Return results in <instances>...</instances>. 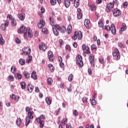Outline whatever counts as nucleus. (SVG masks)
Here are the masks:
<instances>
[{"label": "nucleus", "mask_w": 128, "mask_h": 128, "mask_svg": "<svg viewBox=\"0 0 128 128\" xmlns=\"http://www.w3.org/2000/svg\"><path fill=\"white\" fill-rule=\"evenodd\" d=\"M20 34H24V36H26V34L28 32V36L30 38H32V30H30L29 28H26V26H21L18 30Z\"/></svg>", "instance_id": "1"}, {"label": "nucleus", "mask_w": 128, "mask_h": 128, "mask_svg": "<svg viewBox=\"0 0 128 128\" xmlns=\"http://www.w3.org/2000/svg\"><path fill=\"white\" fill-rule=\"evenodd\" d=\"M42 120H46V116L44 115H41L36 119L38 124H40L39 127L42 128L44 126V121Z\"/></svg>", "instance_id": "2"}, {"label": "nucleus", "mask_w": 128, "mask_h": 128, "mask_svg": "<svg viewBox=\"0 0 128 128\" xmlns=\"http://www.w3.org/2000/svg\"><path fill=\"white\" fill-rule=\"evenodd\" d=\"M104 28V30H110L112 34L114 35L116 34V26H114V24H112L110 27V26H105Z\"/></svg>", "instance_id": "3"}, {"label": "nucleus", "mask_w": 128, "mask_h": 128, "mask_svg": "<svg viewBox=\"0 0 128 128\" xmlns=\"http://www.w3.org/2000/svg\"><path fill=\"white\" fill-rule=\"evenodd\" d=\"M76 64H78V66H79L82 67L84 66V62H82V56L78 55L76 57Z\"/></svg>", "instance_id": "4"}, {"label": "nucleus", "mask_w": 128, "mask_h": 128, "mask_svg": "<svg viewBox=\"0 0 128 128\" xmlns=\"http://www.w3.org/2000/svg\"><path fill=\"white\" fill-rule=\"evenodd\" d=\"M34 118V116L32 114H28V116L26 117V126H28L30 122V120Z\"/></svg>", "instance_id": "5"}, {"label": "nucleus", "mask_w": 128, "mask_h": 128, "mask_svg": "<svg viewBox=\"0 0 128 128\" xmlns=\"http://www.w3.org/2000/svg\"><path fill=\"white\" fill-rule=\"evenodd\" d=\"M114 4L112 3L108 4H106V12H110V10L114 8Z\"/></svg>", "instance_id": "6"}, {"label": "nucleus", "mask_w": 128, "mask_h": 128, "mask_svg": "<svg viewBox=\"0 0 128 128\" xmlns=\"http://www.w3.org/2000/svg\"><path fill=\"white\" fill-rule=\"evenodd\" d=\"M113 14L114 16L116 18L118 16H120L122 14V12L118 8L114 9L112 10Z\"/></svg>", "instance_id": "7"}, {"label": "nucleus", "mask_w": 128, "mask_h": 128, "mask_svg": "<svg viewBox=\"0 0 128 128\" xmlns=\"http://www.w3.org/2000/svg\"><path fill=\"white\" fill-rule=\"evenodd\" d=\"M82 50H84V54H90V52L88 51V50H90V48L86 46V44H84L82 46Z\"/></svg>", "instance_id": "8"}, {"label": "nucleus", "mask_w": 128, "mask_h": 128, "mask_svg": "<svg viewBox=\"0 0 128 128\" xmlns=\"http://www.w3.org/2000/svg\"><path fill=\"white\" fill-rule=\"evenodd\" d=\"M48 54L50 62H53L54 60V54H52V51H48Z\"/></svg>", "instance_id": "9"}, {"label": "nucleus", "mask_w": 128, "mask_h": 128, "mask_svg": "<svg viewBox=\"0 0 128 128\" xmlns=\"http://www.w3.org/2000/svg\"><path fill=\"white\" fill-rule=\"evenodd\" d=\"M22 52L24 54H30V48L28 47H24L22 48Z\"/></svg>", "instance_id": "10"}, {"label": "nucleus", "mask_w": 128, "mask_h": 128, "mask_svg": "<svg viewBox=\"0 0 128 128\" xmlns=\"http://www.w3.org/2000/svg\"><path fill=\"white\" fill-rule=\"evenodd\" d=\"M89 58L90 60V63L92 66H94V55L92 54H90L89 56Z\"/></svg>", "instance_id": "11"}, {"label": "nucleus", "mask_w": 128, "mask_h": 128, "mask_svg": "<svg viewBox=\"0 0 128 128\" xmlns=\"http://www.w3.org/2000/svg\"><path fill=\"white\" fill-rule=\"evenodd\" d=\"M18 16L20 20H24V18H26V14L24 12L19 13L18 14Z\"/></svg>", "instance_id": "12"}, {"label": "nucleus", "mask_w": 128, "mask_h": 128, "mask_svg": "<svg viewBox=\"0 0 128 128\" xmlns=\"http://www.w3.org/2000/svg\"><path fill=\"white\" fill-rule=\"evenodd\" d=\"M44 26H46V22L42 20H40V22L38 24V26L39 28H44Z\"/></svg>", "instance_id": "13"}, {"label": "nucleus", "mask_w": 128, "mask_h": 128, "mask_svg": "<svg viewBox=\"0 0 128 128\" xmlns=\"http://www.w3.org/2000/svg\"><path fill=\"white\" fill-rule=\"evenodd\" d=\"M39 48L41 50H46V44L44 43H42L39 46Z\"/></svg>", "instance_id": "14"}, {"label": "nucleus", "mask_w": 128, "mask_h": 128, "mask_svg": "<svg viewBox=\"0 0 128 128\" xmlns=\"http://www.w3.org/2000/svg\"><path fill=\"white\" fill-rule=\"evenodd\" d=\"M32 109L30 108V107L27 106L26 108V112H28V114H34V112H32Z\"/></svg>", "instance_id": "15"}, {"label": "nucleus", "mask_w": 128, "mask_h": 128, "mask_svg": "<svg viewBox=\"0 0 128 128\" xmlns=\"http://www.w3.org/2000/svg\"><path fill=\"white\" fill-rule=\"evenodd\" d=\"M10 98L12 100H16V102H18V100H20V97L14 94H12V96H10Z\"/></svg>", "instance_id": "16"}, {"label": "nucleus", "mask_w": 128, "mask_h": 128, "mask_svg": "<svg viewBox=\"0 0 128 128\" xmlns=\"http://www.w3.org/2000/svg\"><path fill=\"white\" fill-rule=\"evenodd\" d=\"M90 24V21L89 19H86L84 22V25L86 28H88V26Z\"/></svg>", "instance_id": "17"}, {"label": "nucleus", "mask_w": 128, "mask_h": 128, "mask_svg": "<svg viewBox=\"0 0 128 128\" xmlns=\"http://www.w3.org/2000/svg\"><path fill=\"white\" fill-rule=\"evenodd\" d=\"M28 90L30 92H32V90H34V86L32 85L28 84Z\"/></svg>", "instance_id": "18"}, {"label": "nucleus", "mask_w": 128, "mask_h": 128, "mask_svg": "<svg viewBox=\"0 0 128 128\" xmlns=\"http://www.w3.org/2000/svg\"><path fill=\"white\" fill-rule=\"evenodd\" d=\"M64 6L67 8H69L70 6V0H64Z\"/></svg>", "instance_id": "19"}, {"label": "nucleus", "mask_w": 128, "mask_h": 128, "mask_svg": "<svg viewBox=\"0 0 128 128\" xmlns=\"http://www.w3.org/2000/svg\"><path fill=\"white\" fill-rule=\"evenodd\" d=\"M53 32L54 36H58V32L56 29V26H52Z\"/></svg>", "instance_id": "20"}, {"label": "nucleus", "mask_w": 128, "mask_h": 128, "mask_svg": "<svg viewBox=\"0 0 128 128\" xmlns=\"http://www.w3.org/2000/svg\"><path fill=\"white\" fill-rule=\"evenodd\" d=\"M77 38L78 40H82V32H78Z\"/></svg>", "instance_id": "21"}, {"label": "nucleus", "mask_w": 128, "mask_h": 128, "mask_svg": "<svg viewBox=\"0 0 128 128\" xmlns=\"http://www.w3.org/2000/svg\"><path fill=\"white\" fill-rule=\"evenodd\" d=\"M4 38H2V34H0V44L1 46H2L4 44Z\"/></svg>", "instance_id": "22"}, {"label": "nucleus", "mask_w": 128, "mask_h": 128, "mask_svg": "<svg viewBox=\"0 0 128 128\" xmlns=\"http://www.w3.org/2000/svg\"><path fill=\"white\" fill-rule=\"evenodd\" d=\"M78 6H80V0H74V6L75 8H78Z\"/></svg>", "instance_id": "23"}, {"label": "nucleus", "mask_w": 128, "mask_h": 128, "mask_svg": "<svg viewBox=\"0 0 128 128\" xmlns=\"http://www.w3.org/2000/svg\"><path fill=\"white\" fill-rule=\"evenodd\" d=\"M31 78H33V80H38V78L36 77V72H32L31 75Z\"/></svg>", "instance_id": "24"}, {"label": "nucleus", "mask_w": 128, "mask_h": 128, "mask_svg": "<svg viewBox=\"0 0 128 128\" xmlns=\"http://www.w3.org/2000/svg\"><path fill=\"white\" fill-rule=\"evenodd\" d=\"M126 30V24L123 23L122 25V27L120 28L121 32H124Z\"/></svg>", "instance_id": "25"}, {"label": "nucleus", "mask_w": 128, "mask_h": 128, "mask_svg": "<svg viewBox=\"0 0 128 128\" xmlns=\"http://www.w3.org/2000/svg\"><path fill=\"white\" fill-rule=\"evenodd\" d=\"M24 74L26 78H30V73L26 71H24Z\"/></svg>", "instance_id": "26"}, {"label": "nucleus", "mask_w": 128, "mask_h": 128, "mask_svg": "<svg viewBox=\"0 0 128 128\" xmlns=\"http://www.w3.org/2000/svg\"><path fill=\"white\" fill-rule=\"evenodd\" d=\"M16 124L18 126H20V124H22V119L20 118H17Z\"/></svg>", "instance_id": "27"}, {"label": "nucleus", "mask_w": 128, "mask_h": 128, "mask_svg": "<svg viewBox=\"0 0 128 128\" xmlns=\"http://www.w3.org/2000/svg\"><path fill=\"white\" fill-rule=\"evenodd\" d=\"M20 84L21 86V88H22V90H24V88H26V82H22L20 83Z\"/></svg>", "instance_id": "28"}, {"label": "nucleus", "mask_w": 128, "mask_h": 128, "mask_svg": "<svg viewBox=\"0 0 128 128\" xmlns=\"http://www.w3.org/2000/svg\"><path fill=\"white\" fill-rule=\"evenodd\" d=\"M46 102L48 106L52 104V100H50V98L48 97L46 98Z\"/></svg>", "instance_id": "29"}, {"label": "nucleus", "mask_w": 128, "mask_h": 128, "mask_svg": "<svg viewBox=\"0 0 128 128\" xmlns=\"http://www.w3.org/2000/svg\"><path fill=\"white\" fill-rule=\"evenodd\" d=\"M19 62L20 64H21L22 66H24V64H26V60H24V59L20 58L19 60Z\"/></svg>", "instance_id": "30"}, {"label": "nucleus", "mask_w": 128, "mask_h": 128, "mask_svg": "<svg viewBox=\"0 0 128 128\" xmlns=\"http://www.w3.org/2000/svg\"><path fill=\"white\" fill-rule=\"evenodd\" d=\"M118 54H120V51L118 48H116V52L112 53L113 56H116Z\"/></svg>", "instance_id": "31"}, {"label": "nucleus", "mask_w": 128, "mask_h": 128, "mask_svg": "<svg viewBox=\"0 0 128 128\" xmlns=\"http://www.w3.org/2000/svg\"><path fill=\"white\" fill-rule=\"evenodd\" d=\"M48 67L49 68L50 72H54V66L52 64H49L48 65Z\"/></svg>", "instance_id": "32"}, {"label": "nucleus", "mask_w": 128, "mask_h": 128, "mask_svg": "<svg viewBox=\"0 0 128 128\" xmlns=\"http://www.w3.org/2000/svg\"><path fill=\"white\" fill-rule=\"evenodd\" d=\"M11 24L12 26H16V22L14 18L12 19Z\"/></svg>", "instance_id": "33"}, {"label": "nucleus", "mask_w": 128, "mask_h": 128, "mask_svg": "<svg viewBox=\"0 0 128 128\" xmlns=\"http://www.w3.org/2000/svg\"><path fill=\"white\" fill-rule=\"evenodd\" d=\"M78 31H76L74 32V36H72V39L74 40H76L78 38Z\"/></svg>", "instance_id": "34"}, {"label": "nucleus", "mask_w": 128, "mask_h": 128, "mask_svg": "<svg viewBox=\"0 0 128 128\" xmlns=\"http://www.w3.org/2000/svg\"><path fill=\"white\" fill-rule=\"evenodd\" d=\"M16 66H12L11 68V72L12 74H16Z\"/></svg>", "instance_id": "35"}, {"label": "nucleus", "mask_w": 128, "mask_h": 128, "mask_svg": "<svg viewBox=\"0 0 128 128\" xmlns=\"http://www.w3.org/2000/svg\"><path fill=\"white\" fill-rule=\"evenodd\" d=\"M48 84L49 86L52 85V79L50 78H48Z\"/></svg>", "instance_id": "36"}, {"label": "nucleus", "mask_w": 128, "mask_h": 128, "mask_svg": "<svg viewBox=\"0 0 128 128\" xmlns=\"http://www.w3.org/2000/svg\"><path fill=\"white\" fill-rule=\"evenodd\" d=\"M67 30L68 32V34H70L72 30V26L69 25L67 28Z\"/></svg>", "instance_id": "37"}, {"label": "nucleus", "mask_w": 128, "mask_h": 128, "mask_svg": "<svg viewBox=\"0 0 128 128\" xmlns=\"http://www.w3.org/2000/svg\"><path fill=\"white\" fill-rule=\"evenodd\" d=\"M32 56H29L26 60V62H27V64H30V62H32Z\"/></svg>", "instance_id": "38"}, {"label": "nucleus", "mask_w": 128, "mask_h": 128, "mask_svg": "<svg viewBox=\"0 0 128 128\" xmlns=\"http://www.w3.org/2000/svg\"><path fill=\"white\" fill-rule=\"evenodd\" d=\"M72 78H74V75L72 74H70L68 77V80L69 82H72Z\"/></svg>", "instance_id": "39"}, {"label": "nucleus", "mask_w": 128, "mask_h": 128, "mask_svg": "<svg viewBox=\"0 0 128 128\" xmlns=\"http://www.w3.org/2000/svg\"><path fill=\"white\" fill-rule=\"evenodd\" d=\"M66 27L64 26H63L60 29V31L61 32H63V33L66 32Z\"/></svg>", "instance_id": "40"}, {"label": "nucleus", "mask_w": 128, "mask_h": 128, "mask_svg": "<svg viewBox=\"0 0 128 128\" xmlns=\"http://www.w3.org/2000/svg\"><path fill=\"white\" fill-rule=\"evenodd\" d=\"M8 79L9 80H10V82H14V76H9Z\"/></svg>", "instance_id": "41"}, {"label": "nucleus", "mask_w": 128, "mask_h": 128, "mask_svg": "<svg viewBox=\"0 0 128 128\" xmlns=\"http://www.w3.org/2000/svg\"><path fill=\"white\" fill-rule=\"evenodd\" d=\"M50 2L52 6H56V0H50Z\"/></svg>", "instance_id": "42"}, {"label": "nucleus", "mask_w": 128, "mask_h": 128, "mask_svg": "<svg viewBox=\"0 0 128 128\" xmlns=\"http://www.w3.org/2000/svg\"><path fill=\"white\" fill-rule=\"evenodd\" d=\"M15 42H16V44H20V42H22V41H20V38H15Z\"/></svg>", "instance_id": "43"}, {"label": "nucleus", "mask_w": 128, "mask_h": 128, "mask_svg": "<svg viewBox=\"0 0 128 128\" xmlns=\"http://www.w3.org/2000/svg\"><path fill=\"white\" fill-rule=\"evenodd\" d=\"M50 22L51 26H52V27L54 26V18H50Z\"/></svg>", "instance_id": "44"}, {"label": "nucleus", "mask_w": 128, "mask_h": 128, "mask_svg": "<svg viewBox=\"0 0 128 128\" xmlns=\"http://www.w3.org/2000/svg\"><path fill=\"white\" fill-rule=\"evenodd\" d=\"M98 24L100 28H102V26H104V23H102V20L99 21L98 22Z\"/></svg>", "instance_id": "45"}, {"label": "nucleus", "mask_w": 128, "mask_h": 128, "mask_svg": "<svg viewBox=\"0 0 128 128\" xmlns=\"http://www.w3.org/2000/svg\"><path fill=\"white\" fill-rule=\"evenodd\" d=\"M77 18L78 20H80L82 18V13H79L77 14Z\"/></svg>", "instance_id": "46"}, {"label": "nucleus", "mask_w": 128, "mask_h": 128, "mask_svg": "<svg viewBox=\"0 0 128 128\" xmlns=\"http://www.w3.org/2000/svg\"><path fill=\"white\" fill-rule=\"evenodd\" d=\"M73 114L74 116H78V110H74L73 112Z\"/></svg>", "instance_id": "47"}, {"label": "nucleus", "mask_w": 128, "mask_h": 128, "mask_svg": "<svg viewBox=\"0 0 128 128\" xmlns=\"http://www.w3.org/2000/svg\"><path fill=\"white\" fill-rule=\"evenodd\" d=\"M53 26H55L56 30H60L62 28L60 26V25H54Z\"/></svg>", "instance_id": "48"}, {"label": "nucleus", "mask_w": 128, "mask_h": 128, "mask_svg": "<svg viewBox=\"0 0 128 128\" xmlns=\"http://www.w3.org/2000/svg\"><path fill=\"white\" fill-rule=\"evenodd\" d=\"M91 104L92 106H96V100L92 99Z\"/></svg>", "instance_id": "49"}, {"label": "nucleus", "mask_w": 128, "mask_h": 128, "mask_svg": "<svg viewBox=\"0 0 128 128\" xmlns=\"http://www.w3.org/2000/svg\"><path fill=\"white\" fill-rule=\"evenodd\" d=\"M94 124H91L90 126V124H88L86 126V128H94Z\"/></svg>", "instance_id": "50"}, {"label": "nucleus", "mask_w": 128, "mask_h": 128, "mask_svg": "<svg viewBox=\"0 0 128 128\" xmlns=\"http://www.w3.org/2000/svg\"><path fill=\"white\" fill-rule=\"evenodd\" d=\"M90 8L92 11L96 10V6L93 4L92 6H90Z\"/></svg>", "instance_id": "51"}, {"label": "nucleus", "mask_w": 128, "mask_h": 128, "mask_svg": "<svg viewBox=\"0 0 128 128\" xmlns=\"http://www.w3.org/2000/svg\"><path fill=\"white\" fill-rule=\"evenodd\" d=\"M42 32L46 34H48V29H46V28H43L42 29Z\"/></svg>", "instance_id": "52"}, {"label": "nucleus", "mask_w": 128, "mask_h": 128, "mask_svg": "<svg viewBox=\"0 0 128 128\" xmlns=\"http://www.w3.org/2000/svg\"><path fill=\"white\" fill-rule=\"evenodd\" d=\"M6 26H8V25L10 24V22H8V20H6L4 22V24Z\"/></svg>", "instance_id": "53"}, {"label": "nucleus", "mask_w": 128, "mask_h": 128, "mask_svg": "<svg viewBox=\"0 0 128 128\" xmlns=\"http://www.w3.org/2000/svg\"><path fill=\"white\" fill-rule=\"evenodd\" d=\"M16 76L18 77V80H20L22 78V74L18 73L16 74Z\"/></svg>", "instance_id": "54"}, {"label": "nucleus", "mask_w": 128, "mask_h": 128, "mask_svg": "<svg viewBox=\"0 0 128 128\" xmlns=\"http://www.w3.org/2000/svg\"><path fill=\"white\" fill-rule=\"evenodd\" d=\"M112 4L114 6V4H118V0H114Z\"/></svg>", "instance_id": "55"}, {"label": "nucleus", "mask_w": 128, "mask_h": 128, "mask_svg": "<svg viewBox=\"0 0 128 128\" xmlns=\"http://www.w3.org/2000/svg\"><path fill=\"white\" fill-rule=\"evenodd\" d=\"M91 50H96V44H93L91 46Z\"/></svg>", "instance_id": "56"}, {"label": "nucleus", "mask_w": 128, "mask_h": 128, "mask_svg": "<svg viewBox=\"0 0 128 128\" xmlns=\"http://www.w3.org/2000/svg\"><path fill=\"white\" fill-rule=\"evenodd\" d=\"M82 100L83 102H88V98L86 97H84Z\"/></svg>", "instance_id": "57"}, {"label": "nucleus", "mask_w": 128, "mask_h": 128, "mask_svg": "<svg viewBox=\"0 0 128 128\" xmlns=\"http://www.w3.org/2000/svg\"><path fill=\"white\" fill-rule=\"evenodd\" d=\"M118 46H120L121 48H124V45L122 44V43H118Z\"/></svg>", "instance_id": "58"}, {"label": "nucleus", "mask_w": 128, "mask_h": 128, "mask_svg": "<svg viewBox=\"0 0 128 128\" xmlns=\"http://www.w3.org/2000/svg\"><path fill=\"white\" fill-rule=\"evenodd\" d=\"M6 26L4 24H2L1 28L2 30H6Z\"/></svg>", "instance_id": "59"}, {"label": "nucleus", "mask_w": 128, "mask_h": 128, "mask_svg": "<svg viewBox=\"0 0 128 128\" xmlns=\"http://www.w3.org/2000/svg\"><path fill=\"white\" fill-rule=\"evenodd\" d=\"M7 18H10V20H12L14 18H12V14H8L7 15Z\"/></svg>", "instance_id": "60"}, {"label": "nucleus", "mask_w": 128, "mask_h": 128, "mask_svg": "<svg viewBox=\"0 0 128 128\" xmlns=\"http://www.w3.org/2000/svg\"><path fill=\"white\" fill-rule=\"evenodd\" d=\"M99 62L100 64H104V58H99Z\"/></svg>", "instance_id": "61"}, {"label": "nucleus", "mask_w": 128, "mask_h": 128, "mask_svg": "<svg viewBox=\"0 0 128 128\" xmlns=\"http://www.w3.org/2000/svg\"><path fill=\"white\" fill-rule=\"evenodd\" d=\"M67 120L66 118H64L62 120V124H66V122Z\"/></svg>", "instance_id": "62"}, {"label": "nucleus", "mask_w": 128, "mask_h": 128, "mask_svg": "<svg viewBox=\"0 0 128 128\" xmlns=\"http://www.w3.org/2000/svg\"><path fill=\"white\" fill-rule=\"evenodd\" d=\"M127 6H128V2H125L124 3V8H126Z\"/></svg>", "instance_id": "63"}, {"label": "nucleus", "mask_w": 128, "mask_h": 128, "mask_svg": "<svg viewBox=\"0 0 128 128\" xmlns=\"http://www.w3.org/2000/svg\"><path fill=\"white\" fill-rule=\"evenodd\" d=\"M66 49L67 50H70V46L68 45L66 46Z\"/></svg>", "instance_id": "64"}]
</instances>
